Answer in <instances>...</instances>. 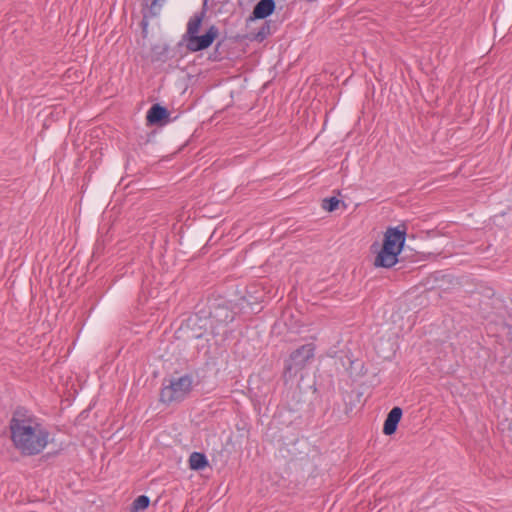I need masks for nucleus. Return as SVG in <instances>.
<instances>
[{"label": "nucleus", "mask_w": 512, "mask_h": 512, "mask_svg": "<svg viewBox=\"0 0 512 512\" xmlns=\"http://www.w3.org/2000/svg\"><path fill=\"white\" fill-rule=\"evenodd\" d=\"M11 441L23 456L40 454L48 445L50 432L42 421L24 407H17L9 421Z\"/></svg>", "instance_id": "nucleus-1"}, {"label": "nucleus", "mask_w": 512, "mask_h": 512, "mask_svg": "<svg viewBox=\"0 0 512 512\" xmlns=\"http://www.w3.org/2000/svg\"><path fill=\"white\" fill-rule=\"evenodd\" d=\"M193 383L194 380L191 374L164 379L160 391V402L166 405L182 402L191 393Z\"/></svg>", "instance_id": "nucleus-2"}, {"label": "nucleus", "mask_w": 512, "mask_h": 512, "mask_svg": "<svg viewBox=\"0 0 512 512\" xmlns=\"http://www.w3.org/2000/svg\"><path fill=\"white\" fill-rule=\"evenodd\" d=\"M315 346L312 343L304 344L297 348L285 360L283 379L287 383L294 379L302 371L307 363L314 358Z\"/></svg>", "instance_id": "nucleus-3"}, {"label": "nucleus", "mask_w": 512, "mask_h": 512, "mask_svg": "<svg viewBox=\"0 0 512 512\" xmlns=\"http://www.w3.org/2000/svg\"><path fill=\"white\" fill-rule=\"evenodd\" d=\"M236 308L241 310L244 309L245 306L243 303H235L233 300L213 304L209 312L212 329L215 330V328L219 326H226L233 322L236 315ZM213 333L217 334L218 332L213 331Z\"/></svg>", "instance_id": "nucleus-4"}, {"label": "nucleus", "mask_w": 512, "mask_h": 512, "mask_svg": "<svg viewBox=\"0 0 512 512\" xmlns=\"http://www.w3.org/2000/svg\"><path fill=\"white\" fill-rule=\"evenodd\" d=\"M218 35V29L211 26L204 35L189 37L187 40V47L190 51L196 52L208 48Z\"/></svg>", "instance_id": "nucleus-5"}, {"label": "nucleus", "mask_w": 512, "mask_h": 512, "mask_svg": "<svg viewBox=\"0 0 512 512\" xmlns=\"http://www.w3.org/2000/svg\"><path fill=\"white\" fill-rule=\"evenodd\" d=\"M406 233L398 228H388L383 241V247L399 254L405 243Z\"/></svg>", "instance_id": "nucleus-6"}, {"label": "nucleus", "mask_w": 512, "mask_h": 512, "mask_svg": "<svg viewBox=\"0 0 512 512\" xmlns=\"http://www.w3.org/2000/svg\"><path fill=\"white\" fill-rule=\"evenodd\" d=\"M402 414L403 411L398 406H395L390 410L383 425V433L385 435L390 436L396 432Z\"/></svg>", "instance_id": "nucleus-7"}, {"label": "nucleus", "mask_w": 512, "mask_h": 512, "mask_svg": "<svg viewBox=\"0 0 512 512\" xmlns=\"http://www.w3.org/2000/svg\"><path fill=\"white\" fill-rule=\"evenodd\" d=\"M397 256L396 252L382 246V249L375 258L374 264L378 267L390 268L397 263Z\"/></svg>", "instance_id": "nucleus-8"}, {"label": "nucleus", "mask_w": 512, "mask_h": 512, "mask_svg": "<svg viewBox=\"0 0 512 512\" xmlns=\"http://www.w3.org/2000/svg\"><path fill=\"white\" fill-rule=\"evenodd\" d=\"M274 10V0H260L253 9V15L256 19H264L270 16Z\"/></svg>", "instance_id": "nucleus-9"}, {"label": "nucleus", "mask_w": 512, "mask_h": 512, "mask_svg": "<svg viewBox=\"0 0 512 512\" xmlns=\"http://www.w3.org/2000/svg\"><path fill=\"white\" fill-rule=\"evenodd\" d=\"M434 280L438 282L436 286H433L432 288H448V286H455V285H462L463 283L459 281L458 278H455L451 274L437 272L433 276Z\"/></svg>", "instance_id": "nucleus-10"}, {"label": "nucleus", "mask_w": 512, "mask_h": 512, "mask_svg": "<svg viewBox=\"0 0 512 512\" xmlns=\"http://www.w3.org/2000/svg\"><path fill=\"white\" fill-rule=\"evenodd\" d=\"M188 462L189 468L194 471L203 470L209 465L206 455L201 452L191 453Z\"/></svg>", "instance_id": "nucleus-11"}, {"label": "nucleus", "mask_w": 512, "mask_h": 512, "mask_svg": "<svg viewBox=\"0 0 512 512\" xmlns=\"http://www.w3.org/2000/svg\"><path fill=\"white\" fill-rule=\"evenodd\" d=\"M168 111L165 107L154 104L147 113V121L151 124L159 123L168 117Z\"/></svg>", "instance_id": "nucleus-12"}, {"label": "nucleus", "mask_w": 512, "mask_h": 512, "mask_svg": "<svg viewBox=\"0 0 512 512\" xmlns=\"http://www.w3.org/2000/svg\"><path fill=\"white\" fill-rule=\"evenodd\" d=\"M150 498L146 495L138 496L132 503L130 512H143L149 507Z\"/></svg>", "instance_id": "nucleus-13"}, {"label": "nucleus", "mask_w": 512, "mask_h": 512, "mask_svg": "<svg viewBox=\"0 0 512 512\" xmlns=\"http://www.w3.org/2000/svg\"><path fill=\"white\" fill-rule=\"evenodd\" d=\"M202 23V16L200 15H194L192 18H190L188 24H187V35L189 37L196 36L200 26Z\"/></svg>", "instance_id": "nucleus-14"}, {"label": "nucleus", "mask_w": 512, "mask_h": 512, "mask_svg": "<svg viewBox=\"0 0 512 512\" xmlns=\"http://www.w3.org/2000/svg\"><path fill=\"white\" fill-rule=\"evenodd\" d=\"M340 204V200L336 197L325 198L322 201V208L328 212L335 211Z\"/></svg>", "instance_id": "nucleus-15"}, {"label": "nucleus", "mask_w": 512, "mask_h": 512, "mask_svg": "<svg viewBox=\"0 0 512 512\" xmlns=\"http://www.w3.org/2000/svg\"><path fill=\"white\" fill-rule=\"evenodd\" d=\"M165 0H153L150 6V11L153 15H157Z\"/></svg>", "instance_id": "nucleus-16"}, {"label": "nucleus", "mask_w": 512, "mask_h": 512, "mask_svg": "<svg viewBox=\"0 0 512 512\" xmlns=\"http://www.w3.org/2000/svg\"><path fill=\"white\" fill-rule=\"evenodd\" d=\"M250 298H252V295H249V298H247L245 295H241L239 298V303H243L245 307H252L254 304H256V302H252ZM251 309L253 310V308Z\"/></svg>", "instance_id": "nucleus-17"}, {"label": "nucleus", "mask_w": 512, "mask_h": 512, "mask_svg": "<svg viewBox=\"0 0 512 512\" xmlns=\"http://www.w3.org/2000/svg\"><path fill=\"white\" fill-rule=\"evenodd\" d=\"M202 336V333H197V334H194L193 337L195 338H200Z\"/></svg>", "instance_id": "nucleus-18"}, {"label": "nucleus", "mask_w": 512, "mask_h": 512, "mask_svg": "<svg viewBox=\"0 0 512 512\" xmlns=\"http://www.w3.org/2000/svg\"><path fill=\"white\" fill-rule=\"evenodd\" d=\"M195 319L193 318H189L188 322L191 323V322H194Z\"/></svg>", "instance_id": "nucleus-19"}, {"label": "nucleus", "mask_w": 512, "mask_h": 512, "mask_svg": "<svg viewBox=\"0 0 512 512\" xmlns=\"http://www.w3.org/2000/svg\"><path fill=\"white\" fill-rule=\"evenodd\" d=\"M208 2V0H204V4H206Z\"/></svg>", "instance_id": "nucleus-20"}]
</instances>
